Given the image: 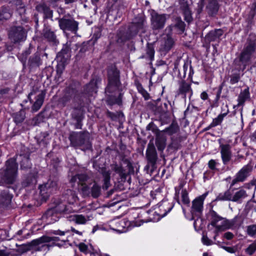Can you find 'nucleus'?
<instances>
[{
  "label": "nucleus",
  "mask_w": 256,
  "mask_h": 256,
  "mask_svg": "<svg viewBox=\"0 0 256 256\" xmlns=\"http://www.w3.org/2000/svg\"><path fill=\"white\" fill-rule=\"evenodd\" d=\"M74 104V108L80 110L84 107V100L80 95L76 87L70 86L67 87L64 92V96L60 99V103L62 106L68 105L70 102Z\"/></svg>",
  "instance_id": "nucleus-1"
},
{
  "label": "nucleus",
  "mask_w": 256,
  "mask_h": 256,
  "mask_svg": "<svg viewBox=\"0 0 256 256\" xmlns=\"http://www.w3.org/2000/svg\"><path fill=\"white\" fill-rule=\"evenodd\" d=\"M256 50V36L250 35L244 44V48L238 57V62L242 66V70L246 69L251 61Z\"/></svg>",
  "instance_id": "nucleus-2"
},
{
  "label": "nucleus",
  "mask_w": 256,
  "mask_h": 256,
  "mask_svg": "<svg viewBox=\"0 0 256 256\" xmlns=\"http://www.w3.org/2000/svg\"><path fill=\"white\" fill-rule=\"evenodd\" d=\"M108 83L106 88V93L111 94L119 90L121 86L120 72L115 64H110L107 68Z\"/></svg>",
  "instance_id": "nucleus-3"
},
{
  "label": "nucleus",
  "mask_w": 256,
  "mask_h": 256,
  "mask_svg": "<svg viewBox=\"0 0 256 256\" xmlns=\"http://www.w3.org/2000/svg\"><path fill=\"white\" fill-rule=\"evenodd\" d=\"M173 26L170 25L165 29V34L160 40L158 52L162 56H165L174 46L175 40L172 36Z\"/></svg>",
  "instance_id": "nucleus-4"
},
{
  "label": "nucleus",
  "mask_w": 256,
  "mask_h": 256,
  "mask_svg": "<svg viewBox=\"0 0 256 256\" xmlns=\"http://www.w3.org/2000/svg\"><path fill=\"white\" fill-rule=\"evenodd\" d=\"M68 138L71 146L74 147L84 146L87 150L92 148L88 132H72L70 133Z\"/></svg>",
  "instance_id": "nucleus-5"
},
{
  "label": "nucleus",
  "mask_w": 256,
  "mask_h": 256,
  "mask_svg": "<svg viewBox=\"0 0 256 256\" xmlns=\"http://www.w3.org/2000/svg\"><path fill=\"white\" fill-rule=\"evenodd\" d=\"M56 201V200H54V203L56 204L55 206L49 208L46 212L42 216V220H46L48 222H54L58 220V214L64 212L66 210V205L62 202V200Z\"/></svg>",
  "instance_id": "nucleus-6"
},
{
  "label": "nucleus",
  "mask_w": 256,
  "mask_h": 256,
  "mask_svg": "<svg viewBox=\"0 0 256 256\" xmlns=\"http://www.w3.org/2000/svg\"><path fill=\"white\" fill-rule=\"evenodd\" d=\"M6 168L2 180L6 184H12L17 175L18 164L14 159L10 158L6 162Z\"/></svg>",
  "instance_id": "nucleus-7"
},
{
  "label": "nucleus",
  "mask_w": 256,
  "mask_h": 256,
  "mask_svg": "<svg viewBox=\"0 0 256 256\" xmlns=\"http://www.w3.org/2000/svg\"><path fill=\"white\" fill-rule=\"evenodd\" d=\"M8 38L14 44H19L26 40L27 30L22 26H14L10 28Z\"/></svg>",
  "instance_id": "nucleus-8"
},
{
  "label": "nucleus",
  "mask_w": 256,
  "mask_h": 256,
  "mask_svg": "<svg viewBox=\"0 0 256 256\" xmlns=\"http://www.w3.org/2000/svg\"><path fill=\"white\" fill-rule=\"evenodd\" d=\"M58 20L60 28L64 32L70 31L76 34L78 29V22L75 20L69 14L62 18H56Z\"/></svg>",
  "instance_id": "nucleus-9"
},
{
  "label": "nucleus",
  "mask_w": 256,
  "mask_h": 256,
  "mask_svg": "<svg viewBox=\"0 0 256 256\" xmlns=\"http://www.w3.org/2000/svg\"><path fill=\"white\" fill-rule=\"evenodd\" d=\"M146 20L144 17L142 16L136 17L128 28L129 34L127 39L130 40L134 36H136L139 32L142 33H144L146 32Z\"/></svg>",
  "instance_id": "nucleus-10"
},
{
  "label": "nucleus",
  "mask_w": 256,
  "mask_h": 256,
  "mask_svg": "<svg viewBox=\"0 0 256 256\" xmlns=\"http://www.w3.org/2000/svg\"><path fill=\"white\" fill-rule=\"evenodd\" d=\"M169 15L165 14H160L153 10L150 14L151 27L153 30L162 29L166 24Z\"/></svg>",
  "instance_id": "nucleus-11"
},
{
  "label": "nucleus",
  "mask_w": 256,
  "mask_h": 256,
  "mask_svg": "<svg viewBox=\"0 0 256 256\" xmlns=\"http://www.w3.org/2000/svg\"><path fill=\"white\" fill-rule=\"evenodd\" d=\"M92 186L82 184L80 188V192L84 196H92L94 198H98L101 194V186L95 181L90 184Z\"/></svg>",
  "instance_id": "nucleus-12"
},
{
  "label": "nucleus",
  "mask_w": 256,
  "mask_h": 256,
  "mask_svg": "<svg viewBox=\"0 0 256 256\" xmlns=\"http://www.w3.org/2000/svg\"><path fill=\"white\" fill-rule=\"evenodd\" d=\"M252 170V166L247 164L243 166L236 174L235 178L230 184V187L233 186L238 182H244L250 175Z\"/></svg>",
  "instance_id": "nucleus-13"
},
{
  "label": "nucleus",
  "mask_w": 256,
  "mask_h": 256,
  "mask_svg": "<svg viewBox=\"0 0 256 256\" xmlns=\"http://www.w3.org/2000/svg\"><path fill=\"white\" fill-rule=\"evenodd\" d=\"M34 240H32L28 244L24 246V252L32 250L35 251H40L46 253L49 251L55 244L54 242H53L52 244H50L48 242H42L36 244L34 243Z\"/></svg>",
  "instance_id": "nucleus-14"
},
{
  "label": "nucleus",
  "mask_w": 256,
  "mask_h": 256,
  "mask_svg": "<svg viewBox=\"0 0 256 256\" xmlns=\"http://www.w3.org/2000/svg\"><path fill=\"white\" fill-rule=\"evenodd\" d=\"M146 156L148 164L154 168L157 162L158 156L155 146L152 140L150 141L147 146Z\"/></svg>",
  "instance_id": "nucleus-15"
},
{
  "label": "nucleus",
  "mask_w": 256,
  "mask_h": 256,
  "mask_svg": "<svg viewBox=\"0 0 256 256\" xmlns=\"http://www.w3.org/2000/svg\"><path fill=\"white\" fill-rule=\"evenodd\" d=\"M16 8V12L20 16V20L24 23L28 21V18L26 16V6L22 0H12L10 2Z\"/></svg>",
  "instance_id": "nucleus-16"
},
{
  "label": "nucleus",
  "mask_w": 256,
  "mask_h": 256,
  "mask_svg": "<svg viewBox=\"0 0 256 256\" xmlns=\"http://www.w3.org/2000/svg\"><path fill=\"white\" fill-rule=\"evenodd\" d=\"M206 196V194H204L192 200L190 210V212L192 215H200L202 213L203 210L204 201Z\"/></svg>",
  "instance_id": "nucleus-17"
},
{
  "label": "nucleus",
  "mask_w": 256,
  "mask_h": 256,
  "mask_svg": "<svg viewBox=\"0 0 256 256\" xmlns=\"http://www.w3.org/2000/svg\"><path fill=\"white\" fill-rule=\"evenodd\" d=\"M100 80L97 78H92L90 82L87 84L84 90V94H80L84 100V103L87 100V97L92 96L94 93L96 92L98 88V83Z\"/></svg>",
  "instance_id": "nucleus-18"
},
{
  "label": "nucleus",
  "mask_w": 256,
  "mask_h": 256,
  "mask_svg": "<svg viewBox=\"0 0 256 256\" xmlns=\"http://www.w3.org/2000/svg\"><path fill=\"white\" fill-rule=\"evenodd\" d=\"M36 10L39 13L42 14L44 20L50 19L53 20V10L46 3L41 2L37 4L36 6Z\"/></svg>",
  "instance_id": "nucleus-19"
},
{
  "label": "nucleus",
  "mask_w": 256,
  "mask_h": 256,
  "mask_svg": "<svg viewBox=\"0 0 256 256\" xmlns=\"http://www.w3.org/2000/svg\"><path fill=\"white\" fill-rule=\"evenodd\" d=\"M30 152L28 150L26 153H22L17 156L20 170L26 171L32 168V164L30 158Z\"/></svg>",
  "instance_id": "nucleus-20"
},
{
  "label": "nucleus",
  "mask_w": 256,
  "mask_h": 256,
  "mask_svg": "<svg viewBox=\"0 0 256 256\" xmlns=\"http://www.w3.org/2000/svg\"><path fill=\"white\" fill-rule=\"evenodd\" d=\"M220 149L223 164L226 165L232 158V146L229 144H220Z\"/></svg>",
  "instance_id": "nucleus-21"
},
{
  "label": "nucleus",
  "mask_w": 256,
  "mask_h": 256,
  "mask_svg": "<svg viewBox=\"0 0 256 256\" xmlns=\"http://www.w3.org/2000/svg\"><path fill=\"white\" fill-rule=\"evenodd\" d=\"M71 46L70 41H68L64 44L61 50L57 54V58L70 61L71 57Z\"/></svg>",
  "instance_id": "nucleus-22"
},
{
  "label": "nucleus",
  "mask_w": 256,
  "mask_h": 256,
  "mask_svg": "<svg viewBox=\"0 0 256 256\" xmlns=\"http://www.w3.org/2000/svg\"><path fill=\"white\" fill-rule=\"evenodd\" d=\"M178 95H182L185 98L187 94L190 98L192 94V90L191 88L190 84L186 82L184 80H182L179 83V88L178 90Z\"/></svg>",
  "instance_id": "nucleus-23"
},
{
  "label": "nucleus",
  "mask_w": 256,
  "mask_h": 256,
  "mask_svg": "<svg viewBox=\"0 0 256 256\" xmlns=\"http://www.w3.org/2000/svg\"><path fill=\"white\" fill-rule=\"evenodd\" d=\"M36 173L30 172L24 176L22 182L23 188L32 187L36 184Z\"/></svg>",
  "instance_id": "nucleus-24"
},
{
  "label": "nucleus",
  "mask_w": 256,
  "mask_h": 256,
  "mask_svg": "<svg viewBox=\"0 0 256 256\" xmlns=\"http://www.w3.org/2000/svg\"><path fill=\"white\" fill-rule=\"evenodd\" d=\"M208 2L206 8L208 14L211 16H216L220 8L218 0H208Z\"/></svg>",
  "instance_id": "nucleus-25"
},
{
  "label": "nucleus",
  "mask_w": 256,
  "mask_h": 256,
  "mask_svg": "<svg viewBox=\"0 0 256 256\" xmlns=\"http://www.w3.org/2000/svg\"><path fill=\"white\" fill-rule=\"evenodd\" d=\"M223 34V31L222 29H216L210 31L204 38L205 42L206 43H210L212 42L216 41Z\"/></svg>",
  "instance_id": "nucleus-26"
},
{
  "label": "nucleus",
  "mask_w": 256,
  "mask_h": 256,
  "mask_svg": "<svg viewBox=\"0 0 256 256\" xmlns=\"http://www.w3.org/2000/svg\"><path fill=\"white\" fill-rule=\"evenodd\" d=\"M63 200L70 204H74L78 199L75 191L66 190L62 196Z\"/></svg>",
  "instance_id": "nucleus-27"
},
{
  "label": "nucleus",
  "mask_w": 256,
  "mask_h": 256,
  "mask_svg": "<svg viewBox=\"0 0 256 256\" xmlns=\"http://www.w3.org/2000/svg\"><path fill=\"white\" fill-rule=\"evenodd\" d=\"M12 10L8 6L0 8V22L10 19L12 16Z\"/></svg>",
  "instance_id": "nucleus-28"
},
{
  "label": "nucleus",
  "mask_w": 256,
  "mask_h": 256,
  "mask_svg": "<svg viewBox=\"0 0 256 256\" xmlns=\"http://www.w3.org/2000/svg\"><path fill=\"white\" fill-rule=\"evenodd\" d=\"M88 178L89 177L86 174H80L73 176L71 178L70 182L72 183L77 182L78 184V190L80 192V188L82 184H86L85 182Z\"/></svg>",
  "instance_id": "nucleus-29"
},
{
  "label": "nucleus",
  "mask_w": 256,
  "mask_h": 256,
  "mask_svg": "<svg viewBox=\"0 0 256 256\" xmlns=\"http://www.w3.org/2000/svg\"><path fill=\"white\" fill-rule=\"evenodd\" d=\"M42 34L44 37L48 42H52L54 44L58 43L56 34L50 28L48 27L44 28L42 30Z\"/></svg>",
  "instance_id": "nucleus-30"
},
{
  "label": "nucleus",
  "mask_w": 256,
  "mask_h": 256,
  "mask_svg": "<svg viewBox=\"0 0 256 256\" xmlns=\"http://www.w3.org/2000/svg\"><path fill=\"white\" fill-rule=\"evenodd\" d=\"M100 173L103 178L102 188L107 190L110 186V172L107 170L106 168H102L101 169Z\"/></svg>",
  "instance_id": "nucleus-31"
},
{
  "label": "nucleus",
  "mask_w": 256,
  "mask_h": 256,
  "mask_svg": "<svg viewBox=\"0 0 256 256\" xmlns=\"http://www.w3.org/2000/svg\"><path fill=\"white\" fill-rule=\"evenodd\" d=\"M46 92L42 90L36 96V102L32 107V110L33 112H37L42 106L43 104L44 100L45 97Z\"/></svg>",
  "instance_id": "nucleus-32"
},
{
  "label": "nucleus",
  "mask_w": 256,
  "mask_h": 256,
  "mask_svg": "<svg viewBox=\"0 0 256 256\" xmlns=\"http://www.w3.org/2000/svg\"><path fill=\"white\" fill-rule=\"evenodd\" d=\"M208 218L210 221V224L216 228H220V226H217L218 222L222 220L223 218L220 216L213 210H210L208 214Z\"/></svg>",
  "instance_id": "nucleus-33"
},
{
  "label": "nucleus",
  "mask_w": 256,
  "mask_h": 256,
  "mask_svg": "<svg viewBox=\"0 0 256 256\" xmlns=\"http://www.w3.org/2000/svg\"><path fill=\"white\" fill-rule=\"evenodd\" d=\"M166 138L163 133L156 136V146L158 151L162 152L166 146Z\"/></svg>",
  "instance_id": "nucleus-34"
},
{
  "label": "nucleus",
  "mask_w": 256,
  "mask_h": 256,
  "mask_svg": "<svg viewBox=\"0 0 256 256\" xmlns=\"http://www.w3.org/2000/svg\"><path fill=\"white\" fill-rule=\"evenodd\" d=\"M92 218V216H84L82 214H75L70 217V220L79 224H84Z\"/></svg>",
  "instance_id": "nucleus-35"
},
{
  "label": "nucleus",
  "mask_w": 256,
  "mask_h": 256,
  "mask_svg": "<svg viewBox=\"0 0 256 256\" xmlns=\"http://www.w3.org/2000/svg\"><path fill=\"white\" fill-rule=\"evenodd\" d=\"M111 167L112 170L118 174L122 181H124L126 180L128 175L127 172L121 165L114 164L111 165Z\"/></svg>",
  "instance_id": "nucleus-36"
},
{
  "label": "nucleus",
  "mask_w": 256,
  "mask_h": 256,
  "mask_svg": "<svg viewBox=\"0 0 256 256\" xmlns=\"http://www.w3.org/2000/svg\"><path fill=\"white\" fill-rule=\"evenodd\" d=\"M12 194H10L8 190H4L0 194V204L2 206L8 205L12 200Z\"/></svg>",
  "instance_id": "nucleus-37"
},
{
  "label": "nucleus",
  "mask_w": 256,
  "mask_h": 256,
  "mask_svg": "<svg viewBox=\"0 0 256 256\" xmlns=\"http://www.w3.org/2000/svg\"><path fill=\"white\" fill-rule=\"evenodd\" d=\"M60 240V238L56 236H43L38 238L34 240V241L33 242L34 243L38 244V242H48V243L52 242L51 244H52L53 242L54 243V246H58V244H56V242Z\"/></svg>",
  "instance_id": "nucleus-38"
},
{
  "label": "nucleus",
  "mask_w": 256,
  "mask_h": 256,
  "mask_svg": "<svg viewBox=\"0 0 256 256\" xmlns=\"http://www.w3.org/2000/svg\"><path fill=\"white\" fill-rule=\"evenodd\" d=\"M40 194L41 196L42 200L46 202L49 198L50 194L53 191L48 187H46L44 185L42 184L39 186Z\"/></svg>",
  "instance_id": "nucleus-39"
},
{
  "label": "nucleus",
  "mask_w": 256,
  "mask_h": 256,
  "mask_svg": "<svg viewBox=\"0 0 256 256\" xmlns=\"http://www.w3.org/2000/svg\"><path fill=\"white\" fill-rule=\"evenodd\" d=\"M250 98V92H249V88H246L243 90L240 94L238 98V104L237 106H242L244 104L245 102Z\"/></svg>",
  "instance_id": "nucleus-40"
},
{
  "label": "nucleus",
  "mask_w": 256,
  "mask_h": 256,
  "mask_svg": "<svg viewBox=\"0 0 256 256\" xmlns=\"http://www.w3.org/2000/svg\"><path fill=\"white\" fill-rule=\"evenodd\" d=\"M247 196L248 194H246V191L243 189H240L235 192L234 196L232 194V202L240 203L242 202V200Z\"/></svg>",
  "instance_id": "nucleus-41"
},
{
  "label": "nucleus",
  "mask_w": 256,
  "mask_h": 256,
  "mask_svg": "<svg viewBox=\"0 0 256 256\" xmlns=\"http://www.w3.org/2000/svg\"><path fill=\"white\" fill-rule=\"evenodd\" d=\"M214 201H232V193L228 190L224 192L220 193Z\"/></svg>",
  "instance_id": "nucleus-42"
},
{
  "label": "nucleus",
  "mask_w": 256,
  "mask_h": 256,
  "mask_svg": "<svg viewBox=\"0 0 256 256\" xmlns=\"http://www.w3.org/2000/svg\"><path fill=\"white\" fill-rule=\"evenodd\" d=\"M69 62L68 60L58 58V64L56 66V73L60 76L65 69L66 66Z\"/></svg>",
  "instance_id": "nucleus-43"
},
{
  "label": "nucleus",
  "mask_w": 256,
  "mask_h": 256,
  "mask_svg": "<svg viewBox=\"0 0 256 256\" xmlns=\"http://www.w3.org/2000/svg\"><path fill=\"white\" fill-rule=\"evenodd\" d=\"M107 104L110 106H112L114 104L120 105L122 103V94L120 93L118 97L113 96H109L106 100Z\"/></svg>",
  "instance_id": "nucleus-44"
},
{
  "label": "nucleus",
  "mask_w": 256,
  "mask_h": 256,
  "mask_svg": "<svg viewBox=\"0 0 256 256\" xmlns=\"http://www.w3.org/2000/svg\"><path fill=\"white\" fill-rule=\"evenodd\" d=\"M146 56H144L142 58H149L150 60H152L154 58V46L152 44L148 43L146 49Z\"/></svg>",
  "instance_id": "nucleus-45"
},
{
  "label": "nucleus",
  "mask_w": 256,
  "mask_h": 256,
  "mask_svg": "<svg viewBox=\"0 0 256 256\" xmlns=\"http://www.w3.org/2000/svg\"><path fill=\"white\" fill-rule=\"evenodd\" d=\"M13 118L14 122L16 124L22 123L26 118L25 111L23 110H21L19 112L14 114Z\"/></svg>",
  "instance_id": "nucleus-46"
},
{
  "label": "nucleus",
  "mask_w": 256,
  "mask_h": 256,
  "mask_svg": "<svg viewBox=\"0 0 256 256\" xmlns=\"http://www.w3.org/2000/svg\"><path fill=\"white\" fill-rule=\"evenodd\" d=\"M172 25L173 26V28H176L178 29L179 34H182L185 30V24L180 17L176 18V24L174 25Z\"/></svg>",
  "instance_id": "nucleus-47"
},
{
  "label": "nucleus",
  "mask_w": 256,
  "mask_h": 256,
  "mask_svg": "<svg viewBox=\"0 0 256 256\" xmlns=\"http://www.w3.org/2000/svg\"><path fill=\"white\" fill-rule=\"evenodd\" d=\"M179 130V126L176 122H172L170 125L164 130L163 134L166 132L168 135L171 136L176 133Z\"/></svg>",
  "instance_id": "nucleus-48"
},
{
  "label": "nucleus",
  "mask_w": 256,
  "mask_h": 256,
  "mask_svg": "<svg viewBox=\"0 0 256 256\" xmlns=\"http://www.w3.org/2000/svg\"><path fill=\"white\" fill-rule=\"evenodd\" d=\"M232 118V124H236L240 120H242V110L240 112L234 111L232 114L229 116Z\"/></svg>",
  "instance_id": "nucleus-49"
},
{
  "label": "nucleus",
  "mask_w": 256,
  "mask_h": 256,
  "mask_svg": "<svg viewBox=\"0 0 256 256\" xmlns=\"http://www.w3.org/2000/svg\"><path fill=\"white\" fill-rule=\"evenodd\" d=\"M189 68V76H191L193 74V71L192 70V68L191 66L189 64V63L186 62H184L182 66V70H184L183 74H182L180 70H179V76L182 78H184L186 76V71L188 70Z\"/></svg>",
  "instance_id": "nucleus-50"
},
{
  "label": "nucleus",
  "mask_w": 256,
  "mask_h": 256,
  "mask_svg": "<svg viewBox=\"0 0 256 256\" xmlns=\"http://www.w3.org/2000/svg\"><path fill=\"white\" fill-rule=\"evenodd\" d=\"M31 53L30 48H28L26 50L23 52L19 54L18 56L19 60L22 63L24 67H25L27 58Z\"/></svg>",
  "instance_id": "nucleus-51"
},
{
  "label": "nucleus",
  "mask_w": 256,
  "mask_h": 256,
  "mask_svg": "<svg viewBox=\"0 0 256 256\" xmlns=\"http://www.w3.org/2000/svg\"><path fill=\"white\" fill-rule=\"evenodd\" d=\"M228 112V110L227 108L226 112L220 114L216 118H214L212 122L211 123V126H216L219 125L222 122L224 118L226 116Z\"/></svg>",
  "instance_id": "nucleus-52"
},
{
  "label": "nucleus",
  "mask_w": 256,
  "mask_h": 256,
  "mask_svg": "<svg viewBox=\"0 0 256 256\" xmlns=\"http://www.w3.org/2000/svg\"><path fill=\"white\" fill-rule=\"evenodd\" d=\"M135 84L136 86L138 92L142 94L145 100H148L150 98L148 93L143 88L142 85L138 82H135Z\"/></svg>",
  "instance_id": "nucleus-53"
},
{
  "label": "nucleus",
  "mask_w": 256,
  "mask_h": 256,
  "mask_svg": "<svg viewBox=\"0 0 256 256\" xmlns=\"http://www.w3.org/2000/svg\"><path fill=\"white\" fill-rule=\"evenodd\" d=\"M147 130H151L156 135V136L159 134L163 133V131L160 130L158 126L153 122H150L146 127Z\"/></svg>",
  "instance_id": "nucleus-54"
},
{
  "label": "nucleus",
  "mask_w": 256,
  "mask_h": 256,
  "mask_svg": "<svg viewBox=\"0 0 256 256\" xmlns=\"http://www.w3.org/2000/svg\"><path fill=\"white\" fill-rule=\"evenodd\" d=\"M28 63L30 66H38L40 64V58L38 56L34 55L30 58Z\"/></svg>",
  "instance_id": "nucleus-55"
},
{
  "label": "nucleus",
  "mask_w": 256,
  "mask_h": 256,
  "mask_svg": "<svg viewBox=\"0 0 256 256\" xmlns=\"http://www.w3.org/2000/svg\"><path fill=\"white\" fill-rule=\"evenodd\" d=\"M57 183L58 180L56 178H50L46 183L44 184V185L46 187H48V188H50L52 191H53L56 189L57 186Z\"/></svg>",
  "instance_id": "nucleus-56"
},
{
  "label": "nucleus",
  "mask_w": 256,
  "mask_h": 256,
  "mask_svg": "<svg viewBox=\"0 0 256 256\" xmlns=\"http://www.w3.org/2000/svg\"><path fill=\"white\" fill-rule=\"evenodd\" d=\"M180 142L181 140L180 138H172L169 147L174 150H178L181 147Z\"/></svg>",
  "instance_id": "nucleus-57"
},
{
  "label": "nucleus",
  "mask_w": 256,
  "mask_h": 256,
  "mask_svg": "<svg viewBox=\"0 0 256 256\" xmlns=\"http://www.w3.org/2000/svg\"><path fill=\"white\" fill-rule=\"evenodd\" d=\"M182 199L184 204L189 205L190 200L188 196V192L186 190H182Z\"/></svg>",
  "instance_id": "nucleus-58"
},
{
  "label": "nucleus",
  "mask_w": 256,
  "mask_h": 256,
  "mask_svg": "<svg viewBox=\"0 0 256 256\" xmlns=\"http://www.w3.org/2000/svg\"><path fill=\"white\" fill-rule=\"evenodd\" d=\"M183 14L184 16V19L187 22L190 23L192 21L193 18L190 10H186L185 11L183 12Z\"/></svg>",
  "instance_id": "nucleus-59"
},
{
  "label": "nucleus",
  "mask_w": 256,
  "mask_h": 256,
  "mask_svg": "<svg viewBox=\"0 0 256 256\" xmlns=\"http://www.w3.org/2000/svg\"><path fill=\"white\" fill-rule=\"evenodd\" d=\"M247 234L253 236L256 234V224H252L247 226L246 228Z\"/></svg>",
  "instance_id": "nucleus-60"
},
{
  "label": "nucleus",
  "mask_w": 256,
  "mask_h": 256,
  "mask_svg": "<svg viewBox=\"0 0 256 256\" xmlns=\"http://www.w3.org/2000/svg\"><path fill=\"white\" fill-rule=\"evenodd\" d=\"M240 78V74H233L230 76V82L232 84L238 82Z\"/></svg>",
  "instance_id": "nucleus-61"
},
{
  "label": "nucleus",
  "mask_w": 256,
  "mask_h": 256,
  "mask_svg": "<svg viewBox=\"0 0 256 256\" xmlns=\"http://www.w3.org/2000/svg\"><path fill=\"white\" fill-rule=\"evenodd\" d=\"M256 250V242H254L250 244L248 248H246V252L248 254L252 255Z\"/></svg>",
  "instance_id": "nucleus-62"
},
{
  "label": "nucleus",
  "mask_w": 256,
  "mask_h": 256,
  "mask_svg": "<svg viewBox=\"0 0 256 256\" xmlns=\"http://www.w3.org/2000/svg\"><path fill=\"white\" fill-rule=\"evenodd\" d=\"M78 248L80 252H84L85 254H88V247L83 242H81L78 244Z\"/></svg>",
  "instance_id": "nucleus-63"
},
{
  "label": "nucleus",
  "mask_w": 256,
  "mask_h": 256,
  "mask_svg": "<svg viewBox=\"0 0 256 256\" xmlns=\"http://www.w3.org/2000/svg\"><path fill=\"white\" fill-rule=\"evenodd\" d=\"M217 162L214 160H210L208 162V168L212 170H218V169L216 168Z\"/></svg>",
  "instance_id": "nucleus-64"
}]
</instances>
